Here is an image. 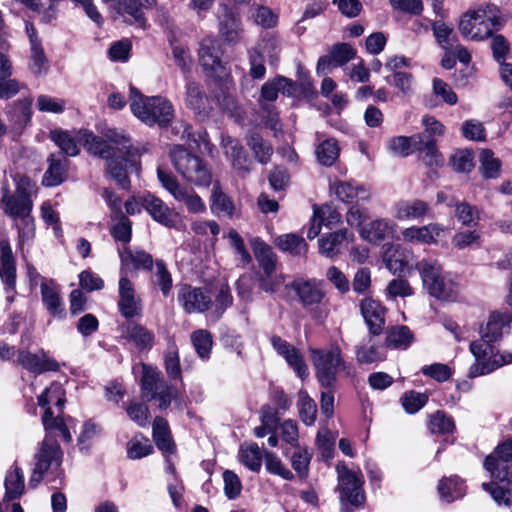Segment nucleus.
I'll use <instances>...</instances> for the list:
<instances>
[{
  "label": "nucleus",
  "mask_w": 512,
  "mask_h": 512,
  "mask_svg": "<svg viewBox=\"0 0 512 512\" xmlns=\"http://www.w3.org/2000/svg\"><path fill=\"white\" fill-rule=\"evenodd\" d=\"M88 152L107 162V172L123 189H128L130 181L127 175L128 166L135 164L134 149L130 138L122 130L109 129L106 139L84 131L82 135Z\"/></svg>",
  "instance_id": "1"
},
{
  "label": "nucleus",
  "mask_w": 512,
  "mask_h": 512,
  "mask_svg": "<svg viewBox=\"0 0 512 512\" xmlns=\"http://www.w3.org/2000/svg\"><path fill=\"white\" fill-rule=\"evenodd\" d=\"M199 61L211 77L220 81L222 95H216L219 104L231 114L240 115L241 108L234 97L235 86L232 77L221 61V51L215 38H204L199 48Z\"/></svg>",
  "instance_id": "2"
},
{
  "label": "nucleus",
  "mask_w": 512,
  "mask_h": 512,
  "mask_svg": "<svg viewBox=\"0 0 512 512\" xmlns=\"http://www.w3.org/2000/svg\"><path fill=\"white\" fill-rule=\"evenodd\" d=\"M130 110L145 125L152 127L168 126L174 118V107L163 96H144L137 88H129Z\"/></svg>",
  "instance_id": "3"
},
{
  "label": "nucleus",
  "mask_w": 512,
  "mask_h": 512,
  "mask_svg": "<svg viewBox=\"0 0 512 512\" xmlns=\"http://www.w3.org/2000/svg\"><path fill=\"white\" fill-rule=\"evenodd\" d=\"M427 292L440 300L453 301L456 299L457 284L449 273L443 270L441 263L432 258H424L415 265Z\"/></svg>",
  "instance_id": "4"
},
{
  "label": "nucleus",
  "mask_w": 512,
  "mask_h": 512,
  "mask_svg": "<svg viewBox=\"0 0 512 512\" xmlns=\"http://www.w3.org/2000/svg\"><path fill=\"white\" fill-rule=\"evenodd\" d=\"M311 359L315 368L316 378L325 389H332L337 375L344 372L351 375V364L347 363L338 345L325 349L311 350Z\"/></svg>",
  "instance_id": "5"
},
{
  "label": "nucleus",
  "mask_w": 512,
  "mask_h": 512,
  "mask_svg": "<svg viewBox=\"0 0 512 512\" xmlns=\"http://www.w3.org/2000/svg\"><path fill=\"white\" fill-rule=\"evenodd\" d=\"M63 453L57 440L48 432L43 439L38 452L34 456V468L29 479V486L36 488L43 480L45 474H55L50 482L55 481L60 477L62 471L60 469L62 464Z\"/></svg>",
  "instance_id": "6"
},
{
  "label": "nucleus",
  "mask_w": 512,
  "mask_h": 512,
  "mask_svg": "<svg viewBox=\"0 0 512 512\" xmlns=\"http://www.w3.org/2000/svg\"><path fill=\"white\" fill-rule=\"evenodd\" d=\"M469 349L475 358V362L469 367L468 376L470 378L490 374L512 363V353L495 351L491 343L485 341H473L470 343Z\"/></svg>",
  "instance_id": "7"
},
{
  "label": "nucleus",
  "mask_w": 512,
  "mask_h": 512,
  "mask_svg": "<svg viewBox=\"0 0 512 512\" xmlns=\"http://www.w3.org/2000/svg\"><path fill=\"white\" fill-rule=\"evenodd\" d=\"M170 157L174 168L186 181L196 186L210 185L212 175L200 157L180 145L171 150Z\"/></svg>",
  "instance_id": "8"
},
{
  "label": "nucleus",
  "mask_w": 512,
  "mask_h": 512,
  "mask_svg": "<svg viewBox=\"0 0 512 512\" xmlns=\"http://www.w3.org/2000/svg\"><path fill=\"white\" fill-rule=\"evenodd\" d=\"M497 16L498 9L493 4L485 8L469 10L461 16L459 31L471 40H484L492 34Z\"/></svg>",
  "instance_id": "9"
},
{
  "label": "nucleus",
  "mask_w": 512,
  "mask_h": 512,
  "mask_svg": "<svg viewBox=\"0 0 512 512\" xmlns=\"http://www.w3.org/2000/svg\"><path fill=\"white\" fill-rule=\"evenodd\" d=\"M157 176L162 187L175 201L184 204L189 213L200 214L206 211V204L202 198L193 189L182 186L172 173L158 167Z\"/></svg>",
  "instance_id": "10"
},
{
  "label": "nucleus",
  "mask_w": 512,
  "mask_h": 512,
  "mask_svg": "<svg viewBox=\"0 0 512 512\" xmlns=\"http://www.w3.org/2000/svg\"><path fill=\"white\" fill-rule=\"evenodd\" d=\"M289 287L295 291L301 306L318 318V308L326 300L324 282L315 278H299L291 282Z\"/></svg>",
  "instance_id": "11"
},
{
  "label": "nucleus",
  "mask_w": 512,
  "mask_h": 512,
  "mask_svg": "<svg viewBox=\"0 0 512 512\" xmlns=\"http://www.w3.org/2000/svg\"><path fill=\"white\" fill-rule=\"evenodd\" d=\"M336 470L338 474L336 490L339 492L340 502H348L354 508L360 507L365 501L361 473L352 471L344 464H338Z\"/></svg>",
  "instance_id": "12"
},
{
  "label": "nucleus",
  "mask_w": 512,
  "mask_h": 512,
  "mask_svg": "<svg viewBox=\"0 0 512 512\" xmlns=\"http://www.w3.org/2000/svg\"><path fill=\"white\" fill-rule=\"evenodd\" d=\"M24 183H29L28 179H22L14 194L4 191L1 198V205L6 215L10 216L14 222L31 216L33 202L29 193L23 187Z\"/></svg>",
  "instance_id": "13"
},
{
  "label": "nucleus",
  "mask_w": 512,
  "mask_h": 512,
  "mask_svg": "<svg viewBox=\"0 0 512 512\" xmlns=\"http://www.w3.org/2000/svg\"><path fill=\"white\" fill-rule=\"evenodd\" d=\"M182 309L188 314L204 313L212 306V297L206 288L183 284L177 295Z\"/></svg>",
  "instance_id": "14"
},
{
  "label": "nucleus",
  "mask_w": 512,
  "mask_h": 512,
  "mask_svg": "<svg viewBox=\"0 0 512 512\" xmlns=\"http://www.w3.org/2000/svg\"><path fill=\"white\" fill-rule=\"evenodd\" d=\"M280 92L289 97L294 96L297 92L296 82L284 76H276L265 82L261 87L258 100L260 108L265 104H272L276 101Z\"/></svg>",
  "instance_id": "15"
},
{
  "label": "nucleus",
  "mask_w": 512,
  "mask_h": 512,
  "mask_svg": "<svg viewBox=\"0 0 512 512\" xmlns=\"http://www.w3.org/2000/svg\"><path fill=\"white\" fill-rule=\"evenodd\" d=\"M396 229L397 225L393 220L380 218L364 225L360 230V236L371 244H380L393 239Z\"/></svg>",
  "instance_id": "16"
},
{
  "label": "nucleus",
  "mask_w": 512,
  "mask_h": 512,
  "mask_svg": "<svg viewBox=\"0 0 512 512\" xmlns=\"http://www.w3.org/2000/svg\"><path fill=\"white\" fill-rule=\"evenodd\" d=\"M360 311L372 335L382 333L386 308L377 300L367 297L360 302Z\"/></svg>",
  "instance_id": "17"
},
{
  "label": "nucleus",
  "mask_w": 512,
  "mask_h": 512,
  "mask_svg": "<svg viewBox=\"0 0 512 512\" xmlns=\"http://www.w3.org/2000/svg\"><path fill=\"white\" fill-rule=\"evenodd\" d=\"M511 322L512 315L510 313L492 312L487 323L480 328L481 341L487 343L498 341L504 333L509 332Z\"/></svg>",
  "instance_id": "18"
},
{
  "label": "nucleus",
  "mask_w": 512,
  "mask_h": 512,
  "mask_svg": "<svg viewBox=\"0 0 512 512\" xmlns=\"http://www.w3.org/2000/svg\"><path fill=\"white\" fill-rule=\"evenodd\" d=\"M141 206L148 212L151 218L161 225L172 228L176 220L171 208L160 198L147 194L141 197Z\"/></svg>",
  "instance_id": "19"
},
{
  "label": "nucleus",
  "mask_w": 512,
  "mask_h": 512,
  "mask_svg": "<svg viewBox=\"0 0 512 512\" xmlns=\"http://www.w3.org/2000/svg\"><path fill=\"white\" fill-rule=\"evenodd\" d=\"M354 238L353 233L347 229H341L323 235L318 239L319 252L330 259H335L343 251L344 246Z\"/></svg>",
  "instance_id": "20"
},
{
  "label": "nucleus",
  "mask_w": 512,
  "mask_h": 512,
  "mask_svg": "<svg viewBox=\"0 0 512 512\" xmlns=\"http://www.w3.org/2000/svg\"><path fill=\"white\" fill-rule=\"evenodd\" d=\"M271 344L277 353L286 360L288 365L293 368V370L301 379H304L308 376L307 366L304 363L303 357L299 350L276 335L271 337Z\"/></svg>",
  "instance_id": "21"
},
{
  "label": "nucleus",
  "mask_w": 512,
  "mask_h": 512,
  "mask_svg": "<svg viewBox=\"0 0 512 512\" xmlns=\"http://www.w3.org/2000/svg\"><path fill=\"white\" fill-rule=\"evenodd\" d=\"M17 361L24 369L36 374L59 369L56 360L50 358L43 350L38 353L19 351Z\"/></svg>",
  "instance_id": "22"
},
{
  "label": "nucleus",
  "mask_w": 512,
  "mask_h": 512,
  "mask_svg": "<svg viewBox=\"0 0 512 512\" xmlns=\"http://www.w3.org/2000/svg\"><path fill=\"white\" fill-rule=\"evenodd\" d=\"M444 232V227L438 223H429L424 226H411L405 228L401 234L404 242L412 244L431 245L436 243V238Z\"/></svg>",
  "instance_id": "23"
},
{
  "label": "nucleus",
  "mask_w": 512,
  "mask_h": 512,
  "mask_svg": "<svg viewBox=\"0 0 512 512\" xmlns=\"http://www.w3.org/2000/svg\"><path fill=\"white\" fill-rule=\"evenodd\" d=\"M121 338L138 350H150L154 345V334L136 322H127L120 327Z\"/></svg>",
  "instance_id": "24"
},
{
  "label": "nucleus",
  "mask_w": 512,
  "mask_h": 512,
  "mask_svg": "<svg viewBox=\"0 0 512 512\" xmlns=\"http://www.w3.org/2000/svg\"><path fill=\"white\" fill-rule=\"evenodd\" d=\"M429 211V204L421 199L402 200L395 204L393 216L400 221H414L423 219Z\"/></svg>",
  "instance_id": "25"
},
{
  "label": "nucleus",
  "mask_w": 512,
  "mask_h": 512,
  "mask_svg": "<svg viewBox=\"0 0 512 512\" xmlns=\"http://www.w3.org/2000/svg\"><path fill=\"white\" fill-rule=\"evenodd\" d=\"M0 278L11 290L16 286V267L9 240L0 238Z\"/></svg>",
  "instance_id": "26"
},
{
  "label": "nucleus",
  "mask_w": 512,
  "mask_h": 512,
  "mask_svg": "<svg viewBox=\"0 0 512 512\" xmlns=\"http://www.w3.org/2000/svg\"><path fill=\"white\" fill-rule=\"evenodd\" d=\"M121 16H131L139 25L144 24L143 12L141 7H151L156 0H103Z\"/></svg>",
  "instance_id": "27"
},
{
  "label": "nucleus",
  "mask_w": 512,
  "mask_h": 512,
  "mask_svg": "<svg viewBox=\"0 0 512 512\" xmlns=\"http://www.w3.org/2000/svg\"><path fill=\"white\" fill-rule=\"evenodd\" d=\"M336 197L345 203H355L370 199V190L355 182L337 181L333 184Z\"/></svg>",
  "instance_id": "28"
},
{
  "label": "nucleus",
  "mask_w": 512,
  "mask_h": 512,
  "mask_svg": "<svg viewBox=\"0 0 512 512\" xmlns=\"http://www.w3.org/2000/svg\"><path fill=\"white\" fill-rule=\"evenodd\" d=\"M219 32L228 43H236L240 36V22L235 13L227 6L221 7L219 14Z\"/></svg>",
  "instance_id": "29"
},
{
  "label": "nucleus",
  "mask_w": 512,
  "mask_h": 512,
  "mask_svg": "<svg viewBox=\"0 0 512 512\" xmlns=\"http://www.w3.org/2000/svg\"><path fill=\"white\" fill-rule=\"evenodd\" d=\"M225 155L231 159L233 167L244 173L249 172L250 160L240 142L230 136L222 137Z\"/></svg>",
  "instance_id": "30"
},
{
  "label": "nucleus",
  "mask_w": 512,
  "mask_h": 512,
  "mask_svg": "<svg viewBox=\"0 0 512 512\" xmlns=\"http://www.w3.org/2000/svg\"><path fill=\"white\" fill-rule=\"evenodd\" d=\"M41 296L49 313L58 318L64 315V307L59 294V287L53 280L41 283Z\"/></svg>",
  "instance_id": "31"
},
{
  "label": "nucleus",
  "mask_w": 512,
  "mask_h": 512,
  "mask_svg": "<svg viewBox=\"0 0 512 512\" xmlns=\"http://www.w3.org/2000/svg\"><path fill=\"white\" fill-rule=\"evenodd\" d=\"M185 104L198 115H206L208 113V98L200 85L194 81H188L185 86Z\"/></svg>",
  "instance_id": "32"
},
{
  "label": "nucleus",
  "mask_w": 512,
  "mask_h": 512,
  "mask_svg": "<svg viewBox=\"0 0 512 512\" xmlns=\"http://www.w3.org/2000/svg\"><path fill=\"white\" fill-rule=\"evenodd\" d=\"M49 167L46 170L42 183L47 187L60 185L66 178L67 160L60 155L52 154L49 159Z\"/></svg>",
  "instance_id": "33"
},
{
  "label": "nucleus",
  "mask_w": 512,
  "mask_h": 512,
  "mask_svg": "<svg viewBox=\"0 0 512 512\" xmlns=\"http://www.w3.org/2000/svg\"><path fill=\"white\" fill-rule=\"evenodd\" d=\"M251 246L263 273L275 272L277 259L271 247L258 237L251 240Z\"/></svg>",
  "instance_id": "34"
},
{
  "label": "nucleus",
  "mask_w": 512,
  "mask_h": 512,
  "mask_svg": "<svg viewBox=\"0 0 512 512\" xmlns=\"http://www.w3.org/2000/svg\"><path fill=\"white\" fill-rule=\"evenodd\" d=\"M153 440L163 453H174L175 445L171 438L169 425L162 417H156L153 422Z\"/></svg>",
  "instance_id": "35"
},
{
  "label": "nucleus",
  "mask_w": 512,
  "mask_h": 512,
  "mask_svg": "<svg viewBox=\"0 0 512 512\" xmlns=\"http://www.w3.org/2000/svg\"><path fill=\"white\" fill-rule=\"evenodd\" d=\"M211 212L217 216L225 215L232 218L235 211L233 201L222 191L219 183L213 185L210 198Z\"/></svg>",
  "instance_id": "36"
},
{
  "label": "nucleus",
  "mask_w": 512,
  "mask_h": 512,
  "mask_svg": "<svg viewBox=\"0 0 512 512\" xmlns=\"http://www.w3.org/2000/svg\"><path fill=\"white\" fill-rule=\"evenodd\" d=\"M122 268L132 265L134 269L151 270L153 267L152 255L144 250H131L125 247L120 252Z\"/></svg>",
  "instance_id": "37"
},
{
  "label": "nucleus",
  "mask_w": 512,
  "mask_h": 512,
  "mask_svg": "<svg viewBox=\"0 0 512 512\" xmlns=\"http://www.w3.org/2000/svg\"><path fill=\"white\" fill-rule=\"evenodd\" d=\"M422 143V134L411 137L396 136L391 138L387 147L391 154L398 157H407L416 150L417 144Z\"/></svg>",
  "instance_id": "38"
},
{
  "label": "nucleus",
  "mask_w": 512,
  "mask_h": 512,
  "mask_svg": "<svg viewBox=\"0 0 512 512\" xmlns=\"http://www.w3.org/2000/svg\"><path fill=\"white\" fill-rule=\"evenodd\" d=\"M4 485V500L11 501L20 498L25 488L22 469L18 466L11 468L6 474Z\"/></svg>",
  "instance_id": "39"
},
{
  "label": "nucleus",
  "mask_w": 512,
  "mask_h": 512,
  "mask_svg": "<svg viewBox=\"0 0 512 512\" xmlns=\"http://www.w3.org/2000/svg\"><path fill=\"white\" fill-rule=\"evenodd\" d=\"M438 492L442 501L451 503L464 496L465 486L457 476L442 478L438 485Z\"/></svg>",
  "instance_id": "40"
},
{
  "label": "nucleus",
  "mask_w": 512,
  "mask_h": 512,
  "mask_svg": "<svg viewBox=\"0 0 512 512\" xmlns=\"http://www.w3.org/2000/svg\"><path fill=\"white\" fill-rule=\"evenodd\" d=\"M413 334L407 326L392 327L386 335L385 345L392 349H407L413 342Z\"/></svg>",
  "instance_id": "41"
},
{
  "label": "nucleus",
  "mask_w": 512,
  "mask_h": 512,
  "mask_svg": "<svg viewBox=\"0 0 512 512\" xmlns=\"http://www.w3.org/2000/svg\"><path fill=\"white\" fill-rule=\"evenodd\" d=\"M246 140L257 161L261 164H267L273 154L272 145L256 132L250 133Z\"/></svg>",
  "instance_id": "42"
},
{
  "label": "nucleus",
  "mask_w": 512,
  "mask_h": 512,
  "mask_svg": "<svg viewBox=\"0 0 512 512\" xmlns=\"http://www.w3.org/2000/svg\"><path fill=\"white\" fill-rule=\"evenodd\" d=\"M264 455L256 443L243 444L239 450L240 462L253 472H259Z\"/></svg>",
  "instance_id": "43"
},
{
  "label": "nucleus",
  "mask_w": 512,
  "mask_h": 512,
  "mask_svg": "<svg viewBox=\"0 0 512 512\" xmlns=\"http://www.w3.org/2000/svg\"><path fill=\"white\" fill-rule=\"evenodd\" d=\"M484 468L490 473L491 478L500 483H507L512 487V464H502L493 455H488L484 461Z\"/></svg>",
  "instance_id": "44"
},
{
  "label": "nucleus",
  "mask_w": 512,
  "mask_h": 512,
  "mask_svg": "<svg viewBox=\"0 0 512 512\" xmlns=\"http://www.w3.org/2000/svg\"><path fill=\"white\" fill-rule=\"evenodd\" d=\"M276 245L285 252L294 256H303L308 250L305 240L297 234L289 233L280 235L276 239Z\"/></svg>",
  "instance_id": "45"
},
{
  "label": "nucleus",
  "mask_w": 512,
  "mask_h": 512,
  "mask_svg": "<svg viewBox=\"0 0 512 512\" xmlns=\"http://www.w3.org/2000/svg\"><path fill=\"white\" fill-rule=\"evenodd\" d=\"M65 403V392L62 385L58 382H53L38 396V405L46 407L55 405L60 412Z\"/></svg>",
  "instance_id": "46"
},
{
  "label": "nucleus",
  "mask_w": 512,
  "mask_h": 512,
  "mask_svg": "<svg viewBox=\"0 0 512 512\" xmlns=\"http://www.w3.org/2000/svg\"><path fill=\"white\" fill-rule=\"evenodd\" d=\"M448 205L455 207V216L464 226L474 227L478 225L480 216L479 211L475 206H472L467 202L457 203L453 199L448 202Z\"/></svg>",
  "instance_id": "47"
},
{
  "label": "nucleus",
  "mask_w": 512,
  "mask_h": 512,
  "mask_svg": "<svg viewBox=\"0 0 512 512\" xmlns=\"http://www.w3.org/2000/svg\"><path fill=\"white\" fill-rule=\"evenodd\" d=\"M160 374L156 368L142 364L141 389L145 397L149 398L161 384L166 382Z\"/></svg>",
  "instance_id": "48"
},
{
  "label": "nucleus",
  "mask_w": 512,
  "mask_h": 512,
  "mask_svg": "<svg viewBox=\"0 0 512 512\" xmlns=\"http://www.w3.org/2000/svg\"><path fill=\"white\" fill-rule=\"evenodd\" d=\"M316 157L323 166H332L339 157L340 148L335 139H326L316 147Z\"/></svg>",
  "instance_id": "49"
},
{
  "label": "nucleus",
  "mask_w": 512,
  "mask_h": 512,
  "mask_svg": "<svg viewBox=\"0 0 512 512\" xmlns=\"http://www.w3.org/2000/svg\"><path fill=\"white\" fill-rule=\"evenodd\" d=\"M190 339L197 355L202 360H208L213 346L211 333L206 329H198L191 333Z\"/></svg>",
  "instance_id": "50"
},
{
  "label": "nucleus",
  "mask_w": 512,
  "mask_h": 512,
  "mask_svg": "<svg viewBox=\"0 0 512 512\" xmlns=\"http://www.w3.org/2000/svg\"><path fill=\"white\" fill-rule=\"evenodd\" d=\"M252 51L267 59L270 65H275L281 51L280 41L273 36L264 37Z\"/></svg>",
  "instance_id": "51"
},
{
  "label": "nucleus",
  "mask_w": 512,
  "mask_h": 512,
  "mask_svg": "<svg viewBox=\"0 0 512 512\" xmlns=\"http://www.w3.org/2000/svg\"><path fill=\"white\" fill-rule=\"evenodd\" d=\"M415 151L422 154V160L427 166H441L444 163V159L433 139L425 140L422 135V143L417 144Z\"/></svg>",
  "instance_id": "52"
},
{
  "label": "nucleus",
  "mask_w": 512,
  "mask_h": 512,
  "mask_svg": "<svg viewBox=\"0 0 512 512\" xmlns=\"http://www.w3.org/2000/svg\"><path fill=\"white\" fill-rule=\"evenodd\" d=\"M298 410L300 419L305 425L311 426L315 423L317 406L315 401L304 390L299 391Z\"/></svg>",
  "instance_id": "53"
},
{
  "label": "nucleus",
  "mask_w": 512,
  "mask_h": 512,
  "mask_svg": "<svg viewBox=\"0 0 512 512\" xmlns=\"http://www.w3.org/2000/svg\"><path fill=\"white\" fill-rule=\"evenodd\" d=\"M50 139L67 156H76V155H78V153L80 151L75 138L68 131H63V130L51 131Z\"/></svg>",
  "instance_id": "54"
},
{
  "label": "nucleus",
  "mask_w": 512,
  "mask_h": 512,
  "mask_svg": "<svg viewBox=\"0 0 512 512\" xmlns=\"http://www.w3.org/2000/svg\"><path fill=\"white\" fill-rule=\"evenodd\" d=\"M152 451L153 446L151 445L149 439L141 434L135 435L127 443V456L133 460L146 457L150 455Z\"/></svg>",
  "instance_id": "55"
},
{
  "label": "nucleus",
  "mask_w": 512,
  "mask_h": 512,
  "mask_svg": "<svg viewBox=\"0 0 512 512\" xmlns=\"http://www.w3.org/2000/svg\"><path fill=\"white\" fill-rule=\"evenodd\" d=\"M10 113L19 126H26L32 117V98L24 97L14 102Z\"/></svg>",
  "instance_id": "56"
},
{
  "label": "nucleus",
  "mask_w": 512,
  "mask_h": 512,
  "mask_svg": "<svg viewBox=\"0 0 512 512\" xmlns=\"http://www.w3.org/2000/svg\"><path fill=\"white\" fill-rule=\"evenodd\" d=\"M429 430L434 434H450L455 430L453 418L443 411H437L430 416Z\"/></svg>",
  "instance_id": "57"
},
{
  "label": "nucleus",
  "mask_w": 512,
  "mask_h": 512,
  "mask_svg": "<svg viewBox=\"0 0 512 512\" xmlns=\"http://www.w3.org/2000/svg\"><path fill=\"white\" fill-rule=\"evenodd\" d=\"M29 69L34 75L46 74L48 71V60L45 55L42 44H33L30 46Z\"/></svg>",
  "instance_id": "58"
},
{
  "label": "nucleus",
  "mask_w": 512,
  "mask_h": 512,
  "mask_svg": "<svg viewBox=\"0 0 512 512\" xmlns=\"http://www.w3.org/2000/svg\"><path fill=\"white\" fill-rule=\"evenodd\" d=\"M355 354L356 360L360 364H371L383 361L386 358L382 347L378 345H358Z\"/></svg>",
  "instance_id": "59"
},
{
  "label": "nucleus",
  "mask_w": 512,
  "mask_h": 512,
  "mask_svg": "<svg viewBox=\"0 0 512 512\" xmlns=\"http://www.w3.org/2000/svg\"><path fill=\"white\" fill-rule=\"evenodd\" d=\"M155 283L160 288L164 297H167L173 286L172 275L167 269L166 263L157 259L155 261V272H154Z\"/></svg>",
  "instance_id": "60"
},
{
  "label": "nucleus",
  "mask_w": 512,
  "mask_h": 512,
  "mask_svg": "<svg viewBox=\"0 0 512 512\" xmlns=\"http://www.w3.org/2000/svg\"><path fill=\"white\" fill-rule=\"evenodd\" d=\"M334 67H340L356 57L357 51L348 43H336L329 51Z\"/></svg>",
  "instance_id": "61"
},
{
  "label": "nucleus",
  "mask_w": 512,
  "mask_h": 512,
  "mask_svg": "<svg viewBox=\"0 0 512 512\" xmlns=\"http://www.w3.org/2000/svg\"><path fill=\"white\" fill-rule=\"evenodd\" d=\"M482 174L485 178H496L499 175L501 162L494 157L490 149H483L480 153Z\"/></svg>",
  "instance_id": "62"
},
{
  "label": "nucleus",
  "mask_w": 512,
  "mask_h": 512,
  "mask_svg": "<svg viewBox=\"0 0 512 512\" xmlns=\"http://www.w3.org/2000/svg\"><path fill=\"white\" fill-rule=\"evenodd\" d=\"M117 306L119 313L126 319H132L142 315V300L138 295L118 300Z\"/></svg>",
  "instance_id": "63"
},
{
  "label": "nucleus",
  "mask_w": 512,
  "mask_h": 512,
  "mask_svg": "<svg viewBox=\"0 0 512 512\" xmlns=\"http://www.w3.org/2000/svg\"><path fill=\"white\" fill-rule=\"evenodd\" d=\"M404 410L408 414H414L424 407L428 401V396L416 391L406 392L400 399Z\"/></svg>",
  "instance_id": "64"
}]
</instances>
